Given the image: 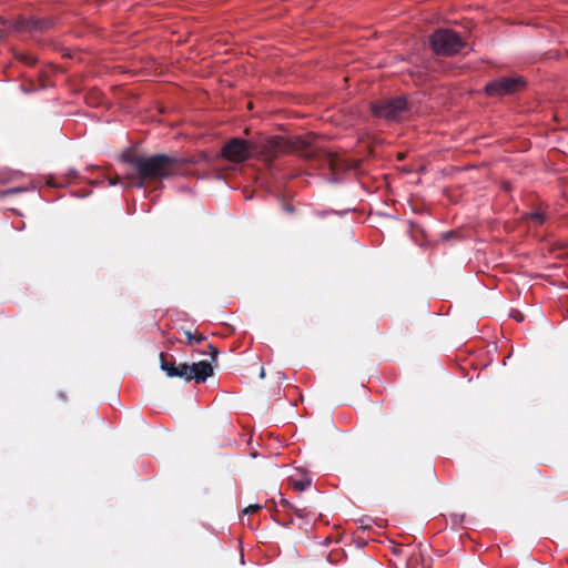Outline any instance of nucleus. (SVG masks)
Segmentation results:
<instances>
[{
    "instance_id": "obj_1",
    "label": "nucleus",
    "mask_w": 568,
    "mask_h": 568,
    "mask_svg": "<svg viewBox=\"0 0 568 568\" xmlns=\"http://www.w3.org/2000/svg\"><path fill=\"white\" fill-rule=\"evenodd\" d=\"M253 158L271 166L280 158L298 152L302 158L313 160L320 168L328 169L338 174L347 169V164L336 153L314 146V138L304 135L297 138L270 136L252 141Z\"/></svg>"
},
{
    "instance_id": "obj_2",
    "label": "nucleus",
    "mask_w": 568,
    "mask_h": 568,
    "mask_svg": "<svg viewBox=\"0 0 568 568\" xmlns=\"http://www.w3.org/2000/svg\"><path fill=\"white\" fill-rule=\"evenodd\" d=\"M123 161L131 164L135 174L129 175L131 184L144 187L152 183H161L165 179L186 174L187 159L166 154L150 156L136 155L131 152L123 154Z\"/></svg>"
},
{
    "instance_id": "obj_3",
    "label": "nucleus",
    "mask_w": 568,
    "mask_h": 568,
    "mask_svg": "<svg viewBox=\"0 0 568 568\" xmlns=\"http://www.w3.org/2000/svg\"><path fill=\"white\" fill-rule=\"evenodd\" d=\"M160 367L168 377H179L185 382L194 379L196 383H203L214 373L212 364L207 361L176 364L173 355L166 353L160 354Z\"/></svg>"
},
{
    "instance_id": "obj_4",
    "label": "nucleus",
    "mask_w": 568,
    "mask_h": 568,
    "mask_svg": "<svg viewBox=\"0 0 568 568\" xmlns=\"http://www.w3.org/2000/svg\"><path fill=\"white\" fill-rule=\"evenodd\" d=\"M429 44L436 54L455 55L466 45L460 36L450 29H437L429 37Z\"/></svg>"
},
{
    "instance_id": "obj_5",
    "label": "nucleus",
    "mask_w": 568,
    "mask_h": 568,
    "mask_svg": "<svg viewBox=\"0 0 568 568\" xmlns=\"http://www.w3.org/2000/svg\"><path fill=\"white\" fill-rule=\"evenodd\" d=\"M525 87L526 81L523 77H500L488 82L485 87V92L489 97H504L519 92Z\"/></svg>"
},
{
    "instance_id": "obj_6",
    "label": "nucleus",
    "mask_w": 568,
    "mask_h": 568,
    "mask_svg": "<svg viewBox=\"0 0 568 568\" xmlns=\"http://www.w3.org/2000/svg\"><path fill=\"white\" fill-rule=\"evenodd\" d=\"M372 112L378 118L386 120H397L407 109L406 99L397 97L393 99H383L372 103Z\"/></svg>"
},
{
    "instance_id": "obj_7",
    "label": "nucleus",
    "mask_w": 568,
    "mask_h": 568,
    "mask_svg": "<svg viewBox=\"0 0 568 568\" xmlns=\"http://www.w3.org/2000/svg\"><path fill=\"white\" fill-rule=\"evenodd\" d=\"M221 155L225 160L234 163H241L253 158L252 142L241 138L231 139L221 150Z\"/></svg>"
},
{
    "instance_id": "obj_8",
    "label": "nucleus",
    "mask_w": 568,
    "mask_h": 568,
    "mask_svg": "<svg viewBox=\"0 0 568 568\" xmlns=\"http://www.w3.org/2000/svg\"><path fill=\"white\" fill-rule=\"evenodd\" d=\"M52 26L53 22L51 19L30 18L21 20L17 29L27 30L29 32H42L52 28Z\"/></svg>"
},
{
    "instance_id": "obj_9",
    "label": "nucleus",
    "mask_w": 568,
    "mask_h": 568,
    "mask_svg": "<svg viewBox=\"0 0 568 568\" xmlns=\"http://www.w3.org/2000/svg\"><path fill=\"white\" fill-rule=\"evenodd\" d=\"M280 496H282L281 493H280ZM280 504H281V506L292 510L300 518H304L311 514L307 510V507H295L287 499L283 498V497H281Z\"/></svg>"
},
{
    "instance_id": "obj_10",
    "label": "nucleus",
    "mask_w": 568,
    "mask_h": 568,
    "mask_svg": "<svg viewBox=\"0 0 568 568\" xmlns=\"http://www.w3.org/2000/svg\"><path fill=\"white\" fill-rule=\"evenodd\" d=\"M67 180L65 181H61V182H55L54 178H50L48 181H47V184L50 185V186H53V187H63L65 186L69 182H70V179H77L78 178V172L73 169L69 170L68 174H67Z\"/></svg>"
},
{
    "instance_id": "obj_11",
    "label": "nucleus",
    "mask_w": 568,
    "mask_h": 568,
    "mask_svg": "<svg viewBox=\"0 0 568 568\" xmlns=\"http://www.w3.org/2000/svg\"><path fill=\"white\" fill-rule=\"evenodd\" d=\"M16 59L30 67L34 65L38 60L36 55L29 52H17Z\"/></svg>"
},
{
    "instance_id": "obj_12",
    "label": "nucleus",
    "mask_w": 568,
    "mask_h": 568,
    "mask_svg": "<svg viewBox=\"0 0 568 568\" xmlns=\"http://www.w3.org/2000/svg\"><path fill=\"white\" fill-rule=\"evenodd\" d=\"M184 335L190 345L201 344L206 339V337L203 334L192 333L191 331H184Z\"/></svg>"
},
{
    "instance_id": "obj_13",
    "label": "nucleus",
    "mask_w": 568,
    "mask_h": 568,
    "mask_svg": "<svg viewBox=\"0 0 568 568\" xmlns=\"http://www.w3.org/2000/svg\"><path fill=\"white\" fill-rule=\"evenodd\" d=\"M291 485L293 487L294 490L296 491H303L305 490L306 488H308L311 486V479L310 478H305V479H293L291 478Z\"/></svg>"
},
{
    "instance_id": "obj_14",
    "label": "nucleus",
    "mask_w": 568,
    "mask_h": 568,
    "mask_svg": "<svg viewBox=\"0 0 568 568\" xmlns=\"http://www.w3.org/2000/svg\"><path fill=\"white\" fill-rule=\"evenodd\" d=\"M527 220L531 221L536 225H541L546 222L547 217L544 212L536 211L527 215Z\"/></svg>"
},
{
    "instance_id": "obj_15",
    "label": "nucleus",
    "mask_w": 568,
    "mask_h": 568,
    "mask_svg": "<svg viewBox=\"0 0 568 568\" xmlns=\"http://www.w3.org/2000/svg\"><path fill=\"white\" fill-rule=\"evenodd\" d=\"M206 347L209 349V354H210L212 361H216V358L219 356V349L216 347H214L212 344H207Z\"/></svg>"
},
{
    "instance_id": "obj_16",
    "label": "nucleus",
    "mask_w": 568,
    "mask_h": 568,
    "mask_svg": "<svg viewBox=\"0 0 568 568\" xmlns=\"http://www.w3.org/2000/svg\"><path fill=\"white\" fill-rule=\"evenodd\" d=\"M261 509V506L255 504V505H250L247 506L244 510H243V514L244 515H251V514H254L256 513L257 510Z\"/></svg>"
},
{
    "instance_id": "obj_17",
    "label": "nucleus",
    "mask_w": 568,
    "mask_h": 568,
    "mask_svg": "<svg viewBox=\"0 0 568 568\" xmlns=\"http://www.w3.org/2000/svg\"><path fill=\"white\" fill-rule=\"evenodd\" d=\"M23 189H20V187H12V189H8L3 192V195H12V194H16V193H20L22 192Z\"/></svg>"
},
{
    "instance_id": "obj_18",
    "label": "nucleus",
    "mask_w": 568,
    "mask_h": 568,
    "mask_svg": "<svg viewBox=\"0 0 568 568\" xmlns=\"http://www.w3.org/2000/svg\"><path fill=\"white\" fill-rule=\"evenodd\" d=\"M284 210H285L286 212H288V213H292V212L294 211V207H293L291 204H286V205L284 206Z\"/></svg>"
},
{
    "instance_id": "obj_19",
    "label": "nucleus",
    "mask_w": 568,
    "mask_h": 568,
    "mask_svg": "<svg viewBox=\"0 0 568 568\" xmlns=\"http://www.w3.org/2000/svg\"><path fill=\"white\" fill-rule=\"evenodd\" d=\"M359 523L362 524V528H368V525H366V521H364V519H359Z\"/></svg>"
},
{
    "instance_id": "obj_20",
    "label": "nucleus",
    "mask_w": 568,
    "mask_h": 568,
    "mask_svg": "<svg viewBox=\"0 0 568 568\" xmlns=\"http://www.w3.org/2000/svg\"><path fill=\"white\" fill-rule=\"evenodd\" d=\"M359 523L362 524V528H368V525H366V521H364V519H359Z\"/></svg>"
},
{
    "instance_id": "obj_21",
    "label": "nucleus",
    "mask_w": 568,
    "mask_h": 568,
    "mask_svg": "<svg viewBox=\"0 0 568 568\" xmlns=\"http://www.w3.org/2000/svg\"><path fill=\"white\" fill-rule=\"evenodd\" d=\"M260 377H261V378H264V377H265V371H264V367H261Z\"/></svg>"
},
{
    "instance_id": "obj_22",
    "label": "nucleus",
    "mask_w": 568,
    "mask_h": 568,
    "mask_svg": "<svg viewBox=\"0 0 568 568\" xmlns=\"http://www.w3.org/2000/svg\"><path fill=\"white\" fill-rule=\"evenodd\" d=\"M4 36H6L4 31L0 30V42L3 40Z\"/></svg>"
},
{
    "instance_id": "obj_23",
    "label": "nucleus",
    "mask_w": 568,
    "mask_h": 568,
    "mask_svg": "<svg viewBox=\"0 0 568 568\" xmlns=\"http://www.w3.org/2000/svg\"><path fill=\"white\" fill-rule=\"evenodd\" d=\"M398 159H399V160H403V159H404V155H403V154H399V155H398Z\"/></svg>"
},
{
    "instance_id": "obj_24",
    "label": "nucleus",
    "mask_w": 568,
    "mask_h": 568,
    "mask_svg": "<svg viewBox=\"0 0 568 568\" xmlns=\"http://www.w3.org/2000/svg\"><path fill=\"white\" fill-rule=\"evenodd\" d=\"M115 183H116L115 181H112V180L110 181L111 185H115Z\"/></svg>"
}]
</instances>
